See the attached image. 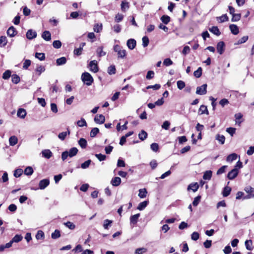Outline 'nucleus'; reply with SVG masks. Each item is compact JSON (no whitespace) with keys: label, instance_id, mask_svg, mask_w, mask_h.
<instances>
[{"label":"nucleus","instance_id":"nucleus-1","mask_svg":"<svg viewBox=\"0 0 254 254\" xmlns=\"http://www.w3.org/2000/svg\"><path fill=\"white\" fill-rule=\"evenodd\" d=\"M78 149L76 147H72L70 148L69 151H65L62 153V159L63 161H64L67 157H72L75 156L77 152Z\"/></svg>","mask_w":254,"mask_h":254},{"label":"nucleus","instance_id":"nucleus-2","mask_svg":"<svg viewBox=\"0 0 254 254\" xmlns=\"http://www.w3.org/2000/svg\"><path fill=\"white\" fill-rule=\"evenodd\" d=\"M82 81L87 85L90 86L93 82V78L88 72H84L81 75Z\"/></svg>","mask_w":254,"mask_h":254},{"label":"nucleus","instance_id":"nucleus-3","mask_svg":"<svg viewBox=\"0 0 254 254\" xmlns=\"http://www.w3.org/2000/svg\"><path fill=\"white\" fill-rule=\"evenodd\" d=\"M114 50L118 54V58L124 59L126 56V51L122 49L119 45H116L114 46Z\"/></svg>","mask_w":254,"mask_h":254},{"label":"nucleus","instance_id":"nucleus-4","mask_svg":"<svg viewBox=\"0 0 254 254\" xmlns=\"http://www.w3.org/2000/svg\"><path fill=\"white\" fill-rule=\"evenodd\" d=\"M207 87L206 84H204L200 86H198L196 88V94L200 95H203L207 93Z\"/></svg>","mask_w":254,"mask_h":254},{"label":"nucleus","instance_id":"nucleus-5","mask_svg":"<svg viewBox=\"0 0 254 254\" xmlns=\"http://www.w3.org/2000/svg\"><path fill=\"white\" fill-rule=\"evenodd\" d=\"M89 67L90 68V71L96 73L98 71V66L97 64V62L95 60L91 61L89 64Z\"/></svg>","mask_w":254,"mask_h":254},{"label":"nucleus","instance_id":"nucleus-6","mask_svg":"<svg viewBox=\"0 0 254 254\" xmlns=\"http://www.w3.org/2000/svg\"><path fill=\"white\" fill-rule=\"evenodd\" d=\"M50 184L49 179H45L40 181L39 183V188L41 190L45 189Z\"/></svg>","mask_w":254,"mask_h":254},{"label":"nucleus","instance_id":"nucleus-7","mask_svg":"<svg viewBox=\"0 0 254 254\" xmlns=\"http://www.w3.org/2000/svg\"><path fill=\"white\" fill-rule=\"evenodd\" d=\"M127 45L128 49L133 50L136 45V42L134 39H129L127 41Z\"/></svg>","mask_w":254,"mask_h":254},{"label":"nucleus","instance_id":"nucleus-8","mask_svg":"<svg viewBox=\"0 0 254 254\" xmlns=\"http://www.w3.org/2000/svg\"><path fill=\"white\" fill-rule=\"evenodd\" d=\"M105 118L103 115H97L95 118L94 121L96 123L99 124H102L105 122Z\"/></svg>","mask_w":254,"mask_h":254},{"label":"nucleus","instance_id":"nucleus-9","mask_svg":"<svg viewBox=\"0 0 254 254\" xmlns=\"http://www.w3.org/2000/svg\"><path fill=\"white\" fill-rule=\"evenodd\" d=\"M225 43L223 41L218 42L217 44V50L220 55H222L224 51Z\"/></svg>","mask_w":254,"mask_h":254},{"label":"nucleus","instance_id":"nucleus-10","mask_svg":"<svg viewBox=\"0 0 254 254\" xmlns=\"http://www.w3.org/2000/svg\"><path fill=\"white\" fill-rule=\"evenodd\" d=\"M238 173V170L233 169L228 173L227 177L229 180H233L237 176Z\"/></svg>","mask_w":254,"mask_h":254},{"label":"nucleus","instance_id":"nucleus-11","mask_svg":"<svg viewBox=\"0 0 254 254\" xmlns=\"http://www.w3.org/2000/svg\"><path fill=\"white\" fill-rule=\"evenodd\" d=\"M139 216H140L139 213H137L136 214L131 216L130 217V224L133 225H135L138 221V218Z\"/></svg>","mask_w":254,"mask_h":254},{"label":"nucleus","instance_id":"nucleus-12","mask_svg":"<svg viewBox=\"0 0 254 254\" xmlns=\"http://www.w3.org/2000/svg\"><path fill=\"white\" fill-rule=\"evenodd\" d=\"M17 34V31L13 26L10 27L7 31V34L10 37L15 36Z\"/></svg>","mask_w":254,"mask_h":254},{"label":"nucleus","instance_id":"nucleus-13","mask_svg":"<svg viewBox=\"0 0 254 254\" xmlns=\"http://www.w3.org/2000/svg\"><path fill=\"white\" fill-rule=\"evenodd\" d=\"M121 179L118 177L113 178L111 181V184L114 187L119 186L121 184Z\"/></svg>","mask_w":254,"mask_h":254},{"label":"nucleus","instance_id":"nucleus-14","mask_svg":"<svg viewBox=\"0 0 254 254\" xmlns=\"http://www.w3.org/2000/svg\"><path fill=\"white\" fill-rule=\"evenodd\" d=\"M37 36V33L35 31L32 30H28L26 33V37L28 39H32L35 38Z\"/></svg>","mask_w":254,"mask_h":254},{"label":"nucleus","instance_id":"nucleus-15","mask_svg":"<svg viewBox=\"0 0 254 254\" xmlns=\"http://www.w3.org/2000/svg\"><path fill=\"white\" fill-rule=\"evenodd\" d=\"M229 28L231 30V32L234 35H237L239 32V28L235 24H230L229 25Z\"/></svg>","mask_w":254,"mask_h":254},{"label":"nucleus","instance_id":"nucleus-16","mask_svg":"<svg viewBox=\"0 0 254 254\" xmlns=\"http://www.w3.org/2000/svg\"><path fill=\"white\" fill-rule=\"evenodd\" d=\"M42 37L47 41H50L51 39V35L50 32L49 31H44L42 34Z\"/></svg>","mask_w":254,"mask_h":254},{"label":"nucleus","instance_id":"nucleus-17","mask_svg":"<svg viewBox=\"0 0 254 254\" xmlns=\"http://www.w3.org/2000/svg\"><path fill=\"white\" fill-rule=\"evenodd\" d=\"M198 114L199 115H202L205 114L206 115H208L209 113L207 107L205 105H201L198 110Z\"/></svg>","mask_w":254,"mask_h":254},{"label":"nucleus","instance_id":"nucleus-18","mask_svg":"<svg viewBox=\"0 0 254 254\" xmlns=\"http://www.w3.org/2000/svg\"><path fill=\"white\" fill-rule=\"evenodd\" d=\"M199 188V186L197 183H191L188 187V190H192L193 192H195Z\"/></svg>","mask_w":254,"mask_h":254},{"label":"nucleus","instance_id":"nucleus-19","mask_svg":"<svg viewBox=\"0 0 254 254\" xmlns=\"http://www.w3.org/2000/svg\"><path fill=\"white\" fill-rule=\"evenodd\" d=\"M216 19L219 22L222 23L228 21L229 18L226 14H224L221 16L217 17Z\"/></svg>","mask_w":254,"mask_h":254},{"label":"nucleus","instance_id":"nucleus-20","mask_svg":"<svg viewBox=\"0 0 254 254\" xmlns=\"http://www.w3.org/2000/svg\"><path fill=\"white\" fill-rule=\"evenodd\" d=\"M17 142H18L17 137L15 135L11 136L9 138V145L10 146L15 145V144H16L17 143Z\"/></svg>","mask_w":254,"mask_h":254},{"label":"nucleus","instance_id":"nucleus-21","mask_svg":"<svg viewBox=\"0 0 254 254\" xmlns=\"http://www.w3.org/2000/svg\"><path fill=\"white\" fill-rule=\"evenodd\" d=\"M26 115V112L23 109H19L17 112V116L22 119H24Z\"/></svg>","mask_w":254,"mask_h":254},{"label":"nucleus","instance_id":"nucleus-22","mask_svg":"<svg viewBox=\"0 0 254 254\" xmlns=\"http://www.w3.org/2000/svg\"><path fill=\"white\" fill-rule=\"evenodd\" d=\"M212 172L210 170L206 171L203 174V179L205 180H210L212 177Z\"/></svg>","mask_w":254,"mask_h":254},{"label":"nucleus","instance_id":"nucleus-23","mask_svg":"<svg viewBox=\"0 0 254 254\" xmlns=\"http://www.w3.org/2000/svg\"><path fill=\"white\" fill-rule=\"evenodd\" d=\"M149 203L148 201H144L139 203L137 206V209L139 210H142L147 206Z\"/></svg>","mask_w":254,"mask_h":254},{"label":"nucleus","instance_id":"nucleus-24","mask_svg":"<svg viewBox=\"0 0 254 254\" xmlns=\"http://www.w3.org/2000/svg\"><path fill=\"white\" fill-rule=\"evenodd\" d=\"M42 153L43 156L47 159H49L52 155V152L49 149L43 150Z\"/></svg>","mask_w":254,"mask_h":254},{"label":"nucleus","instance_id":"nucleus-25","mask_svg":"<svg viewBox=\"0 0 254 254\" xmlns=\"http://www.w3.org/2000/svg\"><path fill=\"white\" fill-rule=\"evenodd\" d=\"M209 30L217 36H219L221 34V32L217 26H213L211 28H210Z\"/></svg>","mask_w":254,"mask_h":254},{"label":"nucleus","instance_id":"nucleus-26","mask_svg":"<svg viewBox=\"0 0 254 254\" xmlns=\"http://www.w3.org/2000/svg\"><path fill=\"white\" fill-rule=\"evenodd\" d=\"M69 134L70 131L69 130L68 128H67V131H64L60 133L58 135V137L61 140H64L65 138L66 135L67 134L69 135Z\"/></svg>","mask_w":254,"mask_h":254},{"label":"nucleus","instance_id":"nucleus-27","mask_svg":"<svg viewBox=\"0 0 254 254\" xmlns=\"http://www.w3.org/2000/svg\"><path fill=\"white\" fill-rule=\"evenodd\" d=\"M7 43V38L5 36H2L0 37V47H4Z\"/></svg>","mask_w":254,"mask_h":254},{"label":"nucleus","instance_id":"nucleus-28","mask_svg":"<svg viewBox=\"0 0 254 254\" xmlns=\"http://www.w3.org/2000/svg\"><path fill=\"white\" fill-rule=\"evenodd\" d=\"M78 144L82 148H85L87 146V142L85 139L81 138L78 140Z\"/></svg>","mask_w":254,"mask_h":254},{"label":"nucleus","instance_id":"nucleus-29","mask_svg":"<svg viewBox=\"0 0 254 254\" xmlns=\"http://www.w3.org/2000/svg\"><path fill=\"white\" fill-rule=\"evenodd\" d=\"M147 193L145 189H140L139 190L138 196L141 198H144L146 196Z\"/></svg>","mask_w":254,"mask_h":254},{"label":"nucleus","instance_id":"nucleus-30","mask_svg":"<svg viewBox=\"0 0 254 254\" xmlns=\"http://www.w3.org/2000/svg\"><path fill=\"white\" fill-rule=\"evenodd\" d=\"M66 62V59L65 57H62L59 58L56 61V63L58 65H61L64 64Z\"/></svg>","mask_w":254,"mask_h":254},{"label":"nucleus","instance_id":"nucleus-31","mask_svg":"<svg viewBox=\"0 0 254 254\" xmlns=\"http://www.w3.org/2000/svg\"><path fill=\"white\" fill-rule=\"evenodd\" d=\"M237 158V155L236 153H232L229 155L227 157V162H232L235 160H236Z\"/></svg>","mask_w":254,"mask_h":254},{"label":"nucleus","instance_id":"nucleus-32","mask_svg":"<svg viewBox=\"0 0 254 254\" xmlns=\"http://www.w3.org/2000/svg\"><path fill=\"white\" fill-rule=\"evenodd\" d=\"M103 47H99L97 49V54L98 56L100 57L104 56L106 55V53L103 50Z\"/></svg>","mask_w":254,"mask_h":254},{"label":"nucleus","instance_id":"nucleus-33","mask_svg":"<svg viewBox=\"0 0 254 254\" xmlns=\"http://www.w3.org/2000/svg\"><path fill=\"white\" fill-rule=\"evenodd\" d=\"M231 191V188L229 187H225L223 191V195L224 197L228 196Z\"/></svg>","mask_w":254,"mask_h":254},{"label":"nucleus","instance_id":"nucleus-34","mask_svg":"<svg viewBox=\"0 0 254 254\" xmlns=\"http://www.w3.org/2000/svg\"><path fill=\"white\" fill-rule=\"evenodd\" d=\"M216 139L221 144H223L225 141V137L223 135L217 134L216 136Z\"/></svg>","mask_w":254,"mask_h":254},{"label":"nucleus","instance_id":"nucleus-35","mask_svg":"<svg viewBox=\"0 0 254 254\" xmlns=\"http://www.w3.org/2000/svg\"><path fill=\"white\" fill-rule=\"evenodd\" d=\"M45 70V68L44 66L38 65L37 66L35 71L38 73V75L39 76Z\"/></svg>","mask_w":254,"mask_h":254},{"label":"nucleus","instance_id":"nucleus-36","mask_svg":"<svg viewBox=\"0 0 254 254\" xmlns=\"http://www.w3.org/2000/svg\"><path fill=\"white\" fill-rule=\"evenodd\" d=\"M241 14L240 13H235L232 15L231 21L232 22H237L240 20Z\"/></svg>","mask_w":254,"mask_h":254},{"label":"nucleus","instance_id":"nucleus-37","mask_svg":"<svg viewBox=\"0 0 254 254\" xmlns=\"http://www.w3.org/2000/svg\"><path fill=\"white\" fill-rule=\"evenodd\" d=\"M45 235L44 232L41 230H39L36 235V238L37 240H43L44 239Z\"/></svg>","mask_w":254,"mask_h":254},{"label":"nucleus","instance_id":"nucleus-38","mask_svg":"<svg viewBox=\"0 0 254 254\" xmlns=\"http://www.w3.org/2000/svg\"><path fill=\"white\" fill-rule=\"evenodd\" d=\"M129 8V4L127 2L123 1L121 4V9L123 11L125 12Z\"/></svg>","mask_w":254,"mask_h":254},{"label":"nucleus","instance_id":"nucleus-39","mask_svg":"<svg viewBox=\"0 0 254 254\" xmlns=\"http://www.w3.org/2000/svg\"><path fill=\"white\" fill-rule=\"evenodd\" d=\"M33 168L30 166L27 167L24 170V174L27 176L31 175L33 174Z\"/></svg>","mask_w":254,"mask_h":254},{"label":"nucleus","instance_id":"nucleus-40","mask_svg":"<svg viewBox=\"0 0 254 254\" xmlns=\"http://www.w3.org/2000/svg\"><path fill=\"white\" fill-rule=\"evenodd\" d=\"M147 136V133L144 130H141V131L139 133L138 137L141 140H144L146 138Z\"/></svg>","mask_w":254,"mask_h":254},{"label":"nucleus","instance_id":"nucleus-41","mask_svg":"<svg viewBox=\"0 0 254 254\" xmlns=\"http://www.w3.org/2000/svg\"><path fill=\"white\" fill-rule=\"evenodd\" d=\"M161 20L165 24H167L170 21V17L168 15H164L161 17Z\"/></svg>","mask_w":254,"mask_h":254},{"label":"nucleus","instance_id":"nucleus-42","mask_svg":"<svg viewBox=\"0 0 254 254\" xmlns=\"http://www.w3.org/2000/svg\"><path fill=\"white\" fill-rule=\"evenodd\" d=\"M23 237L20 235H16L11 240L13 243H18L22 240Z\"/></svg>","mask_w":254,"mask_h":254},{"label":"nucleus","instance_id":"nucleus-43","mask_svg":"<svg viewBox=\"0 0 254 254\" xmlns=\"http://www.w3.org/2000/svg\"><path fill=\"white\" fill-rule=\"evenodd\" d=\"M99 132V129L97 127L93 128L90 132V135L91 137H94Z\"/></svg>","mask_w":254,"mask_h":254},{"label":"nucleus","instance_id":"nucleus-44","mask_svg":"<svg viewBox=\"0 0 254 254\" xmlns=\"http://www.w3.org/2000/svg\"><path fill=\"white\" fill-rule=\"evenodd\" d=\"M245 244V246L246 247V249L248 250L251 251L253 249V247H252L253 243H252V240H247V241H246Z\"/></svg>","mask_w":254,"mask_h":254},{"label":"nucleus","instance_id":"nucleus-45","mask_svg":"<svg viewBox=\"0 0 254 254\" xmlns=\"http://www.w3.org/2000/svg\"><path fill=\"white\" fill-rule=\"evenodd\" d=\"M60 236V232L58 230H56L51 235V237L53 239L59 238Z\"/></svg>","mask_w":254,"mask_h":254},{"label":"nucleus","instance_id":"nucleus-46","mask_svg":"<svg viewBox=\"0 0 254 254\" xmlns=\"http://www.w3.org/2000/svg\"><path fill=\"white\" fill-rule=\"evenodd\" d=\"M94 31L95 32H100L102 30V24H96L94 25L93 28Z\"/></svg>","mask_w":254,"mask_h":254},{"label":"nucleus","instance_id":"nucleus-47","mask_svg":"<svg viewBox=\"0 0 254 254\" xmlns=\"http://www.w3.org/2000/svg\"><path fill=\"white\" fill-rule=\"evenodd\" d=\"M194 76L197 78H199L201 76L202 74V68L199 67L195 70L193 73Z\"/></svg>","mask_w":254,"mask_h":254},{"label":"nucleus","instance_id":"nucleus-48","mask_svg":"<svg viewBox=\"0 0 254 254\" xmlns=\"http://www.w3.org/2000/svg\"><path fill=\"white\" fill-rule=\"evenodd\" d=\"M12 82L15 84H17L20 81V77L17 74H13L11 78Z\"/></svg>","mask_w":254,"mask_h":254},{"label":"nucleus","instance_id":"nucleus-49","mask_svg":"<svg viewBox=\"0 0 254 254\" xmlns=\"http://www.w3.org/2000/svg\"><path fill=\"white\" fill-rule=\"evenodd\" d=\"M116 68L115 65H111L108 68V73L110 75L115 74Z\"/></svg>","mask_w":254,"mask_h":254},{"label":"nucleus","instance_id":"nucleus-50","mask_svg":"<svg viewBox=\"0 0 254 254\" xmlns=\"http://www.w3.org/2000/svg\"><path fill=\"white\" fill-rule=\"evenodd\" d=\"M64 225L70 230H73L75 228V225L70 221L64 223Z\"/></svg>","mask_w":254,"mask_h":254},{"label":"nucleus","instance_id":"nucleus-51","mask_svg":"<svg viewBox=\"0 0 254 254\" xmlns=\"http://www.w3.org/2000/svg\"><path fill=\"white\" fill-rule=\"evenodd\" d=\"M147 252V249L145 248H140L136 249L135 254H143Z\"/></svg>","mask_w":254,"mask_h":254},{"label":"nucleus","instance_id":"nucleus-52","mask_svg":"<svg viewBox=\"0 0 254 254\" xmlns=\"http://www.w3.org/2000/svg\"><path fill=\"white\" fill-rule=\"evenodd\" d=\"M227 167H228V166L227 165H224V166H222L220 168H219L217 170L216 174L217 175H220L222 174L223 173H224L225 172V170Z\"/></svg>","mask_w":254,"mask_h":254},{"label":"nucleus","instance_id":"nucleus-53","mask_svg":"<svg viewBox=\"0 0 254 254\" xmlns=\"http://www.w3.org/2000/svg\"><path fill=\"white\" fill-rule=\"evenodd\" d=\"M142 46L143 47L145 48L148 45L149 41V39L147 37L144 36L142 39Z\"/></svg>","mask_w":254,"mask_h":254},{"label":"nucleus","instance_id":"nucleus-54","mask_svg":"<svg viewBox=\"0 0 254 254\" xmlns=\"http://www.w3.org/2000/svg\"><path fill=\"white\" fill-rule=\"evenodd\" d=\"M35 57L40 61H43L45 59V54L42 53H36L35 54Z\"/></svg>","mask_w":254,"mask_h":254},{"label":"nucleus","instance_id":"nucleus-55","mask_svg":"<svg viewBox=\"0 0 254 254\" xmlns=\"http://www.w3.org/2000/svg\"><path fill=\"white\" fill-rule=\"evenodd\" d=\"M201 196L198 195L194 198L192 202V205L194 206H196L200 201Z\"/></svg>","mask_w":254,"mask_h":254},{"label":"nucleus","instance_id":"nucleus-56","mask_svg":"<svg viewBox=\"0 0 254 254\" xmlns=\"http://www.w3.org/2000/svg\"><path fill=\"white\" fill-rule=\"evenodd\" d=\"M11 76V71L9 70H6L2 75L4 79H8Z\"/></svg>","mask_w":254,"mask_h":254},{"label":"nucleus","instance_id":"nucleus-57","mask_svg":"<svg viewBox=\"0 0 254 254\" xmlns=\"http://www.w3.org/2000/svg\"><path fill=\"white\" fill-rule=\"evenodd\" d=\"M177 87L180 89L182 90L185 87V83L182 80H179L177 82Z\"/></svg>","mask_w":254,"mask_h":254},{"label":"nucleus","instance_id":"nucleus-58","mask_svg":"<svg viewBox=\"0 0 254 254\" xmlns=\"http://www.w3.org/2000/svg\"><path fill=\"white\" fill-rule=\"evenodd\" d=\"M199 238V234L198 232H194L191 235V239L193 241H197Z\"/></svg>","mask_w":254,"mask_h":254},{"label":"nucleus","instance_id":"nucleus-59","mask_svg":"<svg viewBox=\"0 0 254 254\" xmlns=\"http://www.w3.org/2000/svg\"><path fill=\"white\" fill-rule=\"evenodd\" d=\"M31 61L30 60H25L23 64V68L27 69L31 64Z\"/></svg>","mask_w":254,"mask_h":254},{"label":"nucleus","instance_id":"nucleus-60","mask_svg":"<svg viewBox=\"0 0 254 254\" xmlns=\"http://www.w3.org/2000/svg\"><path fill=\"white\" fill-rule=\"evenodd\" d=\"M112 221L108 219H106L104 221L103 227L105 229H108L109 226H110L112 223Z\"/></svg>","mask_w":254,"mask_h":254},{"label":"nucleus","instance_id":"nucleus-61","mask_svg":"<svg viewBox=\"0 0 254 254\" xmlns=\"http://www.w3.org/2000/svg\"><path fill=\"white\" fill-rule=\"evenodd\" d=\"M23 170L21 169H17L14 171V176L16 178L19 177L22 174Z\"/></svg>","mask_w":254,"mask_h":254},{"label":"nucleus","instance_id":"nucleus-62","mask_svg":"<svg viewBox=\"0 0 254 254\" xmlns=\"http://www.w3.org/2000/svg\"><path fill=\"white\" fill-rule=\"evenodd\" d=\"M77 124L80 127L87 126V124L85 120L82 118L77 122Z\"/></svg>","mask_w":254,"mask_h":254},{"label":"nucleus","instance_id":"nucleus-63","mask_svg":"<svg viewBox=\"0 0 254 254\" xmlns=\"http://www.w3.org/2000/svg\"><path fill=\"white\" fill-rule=\"evenodd\" d=\"M91 162V160H88L87 161H85L84 163L81 164V167L82 169H86V168H87L89 166Z\"/></svg>","mask_w":254,"mask_h":254},{"label":"nucleus","instance_id":"nucleus-64","mask_svg":"<svg viewBox=\"0 0 254 254\" xmlns=\"http://www.w3.org/2000/svg\"><path fill=\"white\" fill-rule=\"evenodd\" d=\"M53 46L55 48L59 49L62 46V43L59 40H56L53 42Z\"/></svg>","mask_w":254,"mask_h":254}]
</instances>
